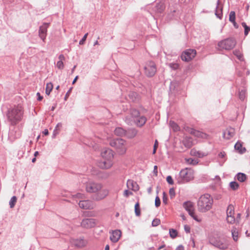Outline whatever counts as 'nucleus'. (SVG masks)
Segmentation results:
<instances>
[{
  "instance_id": "obj_1",
  "label": "nucleus",
  "mask_w": 250,
  "mask_h": 250,
  "mask_svg": "<svg viewBox=\"0 0 250 250\" xmlns=\"http://www.w3.org/2000/svg\"><path fill=\"white\" fill-rule=\"evenodd\" d=\"M85 190L90 193H94L93 199L101 201L105 198L109 194V190L103 187L102 184L94 182H88L85 184Z\"/></svg>"
},
{
  "instance_id": "obj_2",
  "label": "nucleus",
  "mask_w": 250,
  "mask_h": 250,
  "mask_svg": "<svg viewBox=\"0 0 250 250\" xmlns=\"http://www.w3.org/2000/svg\"><path fill=\"white\" fill-rule=\"evenodd\" d=\"M23 114L22 107L21 106H17L10 108L7 111L6 116L11 125H15L21 120Z\"/></svg>"
},
{
  "instance_id": "obj_3",
  "label": "nucleus",
  "mask_w": 250,
  "mask_h": 250,
  "mask_svg": "<svg viewBox=\"0 0 250 250\" xmlns=\"http://www.w3.org/2000/svg\"><path fill=\"white\" fill-rule=\"evenodd\" d=\"M102 161L99 163V166L103 169L110 168L114 164V152L109 148L104 149L101 152Z\"/></svg>"
},
{
  "instance_id": "obj_4",
  "label": "nucleus",
  "mask_w": 250,
  "mask_h": 250,
  "mask_svg": "<svg viewBox=\"0 0 250 250\" xmlns=\"http://www.w3.org/2000/svg\"><path fill=\"white\" fill-rule=\"evenodd\" d=\"M213 203V198L209 194L202 195L198 201V209L200 212H206L212 208Z\"/></svg>"
},
{
  "instance_id": "obj_5",
  "label": "nucleus",
  "mask_w": 250,
  "mask_h": 250,
  "mask_svg": "<svg viewBox=\"0 0 250 250\" xmlns=\"http://www.w3.org/2000/svg\"><path fill=\"white\" fill-rule=\"evenodd\" d=\"M109 145L116 149L119 155H124L127 150V144L125 140L122 139H113L110 140Z\"/></svg>"
},
{
  "instance_id": "obj_6",
  "label": "nucleus",
  "mask_w": 250,
  "mask_h": 250,
  "mask_svg": "<svg viewBox=\"0 0 250 250\" xmlns=\"http://www.w3.org/2000/svg\"><path fill=\"white\" fill-rule=\"evenodd\" d=\"M209 242L215 247L221 250H226L229 246L228 241L225 238L215 233L212 234L209 237Z\"/></svg>"
},
{
  "instance_id": "obj_7",
  "label": "nucleus",
  "mask_w": 250,
  "mask_h": 250,
  "mask_svg": "<svg viewBox=\"0 0 250 250\" xmlns=\"http://www.w3.org/2000/svg\"><path fill=\"white\" fill-rule=\"evenodd\" d=\"M130 115V117L126 118L128 123L134 122L137 126L141 127L143 126L146 121V118L143 116H140L139 112L136 109L131 110Z\"/></svg>"
},
{
  "instance_id": "obj_8",
  "label": "nucleus",
  "mask_w": 250,
  "mask_h": 250,
  "mask_svg": "<svg viewBox=\"0 0 250 250\" xmlns=\"http://www.w3.org/2000/svg\"><path fill=\"white\" fill-rule=\"evenodd\" d=\"M180 177L181 179L180 183L188 182L193 179L194 171L190 168H185L180 171Z\"/></svg>"
},
{
  "instance_id": "obj_9",
  "label": "nucleus",
  "mask_w": 250,
  "mask_h": 250,
  "mask_svg": "<svg viewBox=\"0 0 250 250\" xmlns=\"http://www.w3.org/2000/svg\"><path fill=\"white\" fill-rule=\"evenodd\" d=\"M236 45V41L232 39H228L220 42L218 47L221 49L230 50L234 47Z\"/></svg>"
},
{
  "instance_id": "obj_10",
  "label": "nucleus",
  "mask_w": 250,
  "mask_h": 250,
  "mask_svg": "<svg viewBox=\"0 0 250 250\" xmlns=\"http://www.w3.org/2000/svg\"><path fill=\"white\" fill-rule=\"evenodd\" d=\"M145 73L148 77L153 76L156 72V66L153 62H148L146 63L145 67Z\"/></svg>"
},
{
  "instance_id": "obj_11",
  "label": "nucleus",
  "mask_w": 250,
  "mask_h": 250,
  "mask_svg": "<svg viewBox=\"0 0 250 250\" xmlns=\"http://www.w3.org/2000/svg\"><path fill=\"white\" fill-rule=\"evenodd\" d=\"M196 54V51L194 49H187L184 51L181 55V59L185 62H189L192 60Z\"/></svg>"
},
{
  "instance_id": "obj_12",
  "label": "nucleus",
  "mask_w": 250,
  "mask_h": 250,
  "mask_svg": "<svg viewBox=\"0 0 250 250\" xmlns=\"http://www.w3.org/2000/svg\"><path fill=\"white\" fill-rule=\"evenodd\" d=\"M184 129L186 131L188 132L189 133L194 136L196 137L200 138L202 139L208 138V135L203 132L195 130L193 128H190L188 126L185 127Z\"/></svg>"
},
{
  "instance_id": "obj_13",
  "label": "nucleus",
  "mask_w": 250,
  "mask_h": 250,
  "mask_svg": "<svg viewBox=\"0 0 250 250\" xmlns=\"http://www.w3.org/2000/svg\"><path fill=\"white\" fill-rule=\"evenodd\" d=\"M226 219L227 222L231 224H233L236 222L234 217V208L232 205H229L227 208Z\"/></svg>"
},
{
  "instance_id": "obj_14",
  "label": "nucleus",
  "mask_w": 250,
  "mask_h": 250,
  "mask_svg": "<svg viewBox=\"0 0 250 250\" xmlns=\"http://www.w3.org/2000/svg\"><path fill=\"white\" fill-rule=\"evenodd\" d=\"M184 208L188 212L189 214L196 221L200 222L201 219L195 215L194 212L193 205L190 202H187L184 204Z\"/></svg>"
},
{
  "instance_id": "obj_15",
  "label": "nucleus",
  "mask_w": 250,
  "mask_h": 250,
  "mask_svg": "<svg viewBox=\"0 0 250 250\" xmlns=\"http://www.w3.org/2000/svg\"><path fill=\"white\" fill-rule=\"evenodd\" d=\"M96 225V222L93 219H85L82 220L81 226L84 228H91L94 227Z\"/></svg>"
},
{
  "instance_id": "obj_16",
  "label": "nucleus",
  "mask_w": 250,
  "mask_h": 250,
  "mask_svg": "<svg viewBox=\"0 0 250 250\" xmlns=\"http://www.w3.org/2000/svg\"><path fill=\"white\" fill-rule=\"evenodd\" d=\"M79 205L81 208L84 209H90L93 208V203L89 200L80 201Z\"/></svg>"
},
{
  "instance_id": "obj_17",
  "label": "nucleus",
  "mask_w": 250,
  "mask_h": 250,
  "mask_svg": "<svg viewBox=\"0 0 250 250\" xmlns=\"http://www.w3.org/2000/svg\"><path fill=\"white\" fill-rule=\"evenodd\" d=\"M48 26L49 23H44L40 28L39 36L43 41H45Z\"/></svg>"
},
{
  "instance_id": "obj_18",
  "label": "nucleus",
  "mask_w": 250,
  "mask_h": 250,
  "mask_svg": "<svg viewBox=\"0 0 250 250\" xmlns=\"http://www.w3.org/2000/svg\"><path fill=\"white\" fill-rule=\"evenodd\" d=\"M190 154L191 155L193 156L197 157L199 158H203L208 155V152L207 151H203L201 150H197V149L194 148L190 150Z\"/></svg>"
},
{
  "instance_id": "obj_19",
  "label": "nucleus",
  "mask_w": 250,
  "mask_h": 250,
  "mask_svg": "<svg viewBox=\"0 0 250 250\" xmlns=\"http://www.w3.org/2000/svg\"><path fill=\"white\" fill-rule=\"evenodd\" d=\"M121 231L119 230L113 231L110 236L111 241L114 243L117 242L121 237Z\"/></svg>"
},
{
  "instance_id": "obj_20",
  "label": "nucleus",
  "mask_w": 250,
  "mask_h": 250,
  "mask_svg": "<svg viewBox=\"0 0 250 250\" xmlns=\"http://www.w3.org/2000/svg\"><path fill=\"white\" fill-rule=\"evenodd\" d=\"M128 189L136 191L139 189V187L137 183L132 180H128L126 183Z\"/></svg>"
},
{
  "instance_id": "obj_21",
  "label": "nucleus",
  "mask_w": 250,
  "mask_h": 250,
  "mask_svg": "<svg viewBox=\"0 0 250 250\" xmlns=\"http://www.w3.org/2000/svg\"><path fill=\"white\" fill-rule=\"evenodd\" d=\"M234 135V129L232 128L227 129L224 133V137L229 139Z\"/></svg>"
},
{
  "instance_id": "obj_22",
  "label": "nucleus",
  "mask_w": 250,
  "mask_h": 250,
  "mask_svg": "<svg viewBox=\"0 0 250 250\" xmlns=\"http://www.w3.org/2000/svg\"><path fill=\"white\" fill-rule=\"evenodd\" d=\"M74 244L78 247L83 248L86 245L87 241L83 239H78L75 241Z\"/></svg>"
},
{
  "instance_id": "obj_23",
  "label": "nucleus",
  "mask_w": 250,
  "mask_h": 250,
  "mask_svg": "<svg viewBox=\"0 0 250 250\" xmlns=\"http://www.w3.org/2000/svg\"><path fill=\"white\" fill-rule=\"evenodd\" d=\"M231 235L233 238V240L235 242H237L238 240L239 236L240 235V232L238 230V229L235 228L233 227L231 229Z\"/></svg>"
},
{
  "instance_id": "obj_24",
  "label": "nucleus",
  "mask_w": 250,
  "mask_h": 250,
  "mask_svg": "<svg viewBox=\"0 0 250 250\" xmlns=\"http://www.w3.org/2000/svg\"><path fill=\"white\" fill-rule=\"evenodd\" d=\"M137 134V131L135 129H131L126 131L125 136L129 139H132L135 137Z\"/></svg>"
},
{
  "instance_id": "obj_25",
  "label": "nucleus",
  "mask_w": 250,
  "mask_h": 250,
  "mask_svg": "<svg viewBox=\"0 0 250 250\" xmlns=\"http://www.w3.org/2000/svg\"><path fill=\"white\" fill-rule=\"evenodd\" d=\"M183 145L187 148H190L193 146L192 139L186 137L183 141Z\"/></svg>"
},
{
  "instance_id": "obj_26",
  "label": "nucleus",
  "mask_w": 250,
  "mask_h": 250,
  "mask_svg": "<svg viewBox=\"0 0 250 250\" xmlns=\"http://www.w3.org/2000/svg\"><path fill=\"white\" fill-rule=\"evenodd\" d=\"M60 61L57 63V66L60 69H62L64 67L63 61L65 60V57L63 55H60L59 57Z\"/></svg>"
},
{
  "instance_id": "obj_27",
  "label": "nucleus",
  "mask_w": 250,
  "mask_h": 250,
  "mask_svg": "<svg viewBox=\"0 0 250 250\" xmlns=\"http://www.w3.org/2000/svg\"><path fill=\"white\" fill-rule=\"evenodd\" d=\"M115 134L117 136H125L126 130L121 127H118L115 129Z\"/></svg>"
},
{
  "instance_id": "obj_28",
  "label": "nucleus",
  "mask_w": 250,
  "mask_h": 250,
  "mask_svg": "<svg viewBox=\"0 0 250 250\" xmlns=\"http://www.w3.org/2000/svg\"><path fill=\"white\" fill-rule=\"evenodd\" d=\"M169 125L174 131H178L180 130V127L174 121H170L169 122Z\"/></svg>"
},
{
  "instance_id": "obj_29",
  "label": "nucleus",
  "mask_w": 250,
  "mask_h": 250,
  "mask_svg": "<svg viewBox=\"0 0 250 250\" xmlns=\"http://www.w3.org/2000/svg\"><path fill=\"white\" fill-rule=\"evenodd\" d=\"M237 179L239 181L243 182L246 180L247 176L243 173H239L237 175Z\"/></svg>"
},
{
  "instance_id": "obj_30",
  "label": "nucleus",
  "mask_w": 250,
  "mask_h": 250,
  "mask_svg": "<svg viewBox=\"0 0 250 250\" xmlns=\"http://www.w3.org/2000/svg\"><path fill=\"white\" fill-rule=\"evenodd\" d=\"M53 88V85L52 83H49L46 84L45 93L49 95Z\"/></svg>"
},
{
  "instance_id": "obj_31",
  "label": "nucleus",
  "mask_w": 250,
  "mask_h": 250,
  "mask_svg": "<svg viewBox=\"0 0 250 250\" xmlns=\"http://www.w3.org/2000/svg\"><path fill=\"white\" fill-rule=\"evenodd\" d=\"M135 212L137 216H139L141 214L139 203L137 202L135 205Z\"/></svg>"
},
{
  "instance_id": "obj_32",
  "label": "nucleus",
  "mask_w": 250,
  "mask_h": 250,
  "mask_svg": "<svg viewBox=\"0 0 250 250\" xmlns=\"http://www.w3.org/2000/svg\"><path fill=\"white\" fill-rule=\"evenodd\" d=\"M17 197L15 196H13L10 202H9V205H10V207L11 208H14V207L15 206L16 202H17Z\"/></svg>"
},
{
  "instance_id": "obj_33",
  "label": "nucleus",
  "mask_w": 250,
  "mask_h": 250,
  "mask_svg": "<svg viewBox=\"0 0 250 250\" xmlns=\"http://www.w3.org/2000/svg\"><path fill=\"white\" fill-rule=\"evenodd\" d=\"M230 187L234 190L237 189L239 188V184L236 182H231L229 184Z\"/></svg>"
},
{
  "instance_id": "obj_34",
  "label": "nucleus",
  "mask_w": 250,
  "mask_h": 250,
  "mask_svg": "<svg viewBox=\"0 0 250 250\" xmlns=\"http://www.w3.org/2000/svg\"><path fill=\"white\" fill-rule=\"evenodd\" d=\"M170 236L172 238H175L177 235V231L173 229H169Z\"/></svg>"
},
{
  "instance_id": "obj_35",
  "label": "nucleus",
  "mask_w": 250,
  "mask_h": 250,
  "mask_svg": "<svg viewBox=\"0 0 250 250\" xmlns=\"http://www.w3.org/2000/svg\"><path fill=\"white\" fill-rule=\"evenodd\" d=\"M242 25L245 29V31H244L245 35L247 36L249 32L250 31V27H249L248 26H247V25L246 24V23L245 22H242Z\"/></svg>"
},
{
  "instance_id": "obj_36",
  "label": "nucleus",
  "mask_w": 250,
  "mask_h": 250,
  "mask_svg": "<svg viewBox=\"0 0 250 250\" xmlns=\"http://www.w3.org/2000/svg\"><path fill=\"white\" fill-rule=\"evenodd\" d=\"M229 20L230 22H234V21H235V13L234 11H231L230 12Z\"/></svg>"
},
{
  "instance_id": "obj_37",
  "label": "nucleus",
  "mask_w": 250,
  "mask_h": 250,
  "mask_svg": "<svg viewBox=\"0 0 250 250\" xmlns=\"http://www.w3.org/2000/svg\"><path fill=\"white\" fill-rule=\"evenodd\" d=\"M185 161L187 163L190 164V165H195L197 164V162H196V161L192 158L185 159Z\"/></svg>"
},
{
  "instance_id": "obj_38",
  "label": "nucleus",
  "mask_w": 250,
  "mask_h": 250,
  "mask_svg": "<svg viewBox=\"0 0 250 250\" xmlns=\"http://www.w3.org/2000/svg\"><path fill=\"white\" fill-rule=\"evenodd\" d=\"M234 147H235V149L238 150L239 152H243V151L242 150V149H243L242 146L241 144H240V143H237L235 144Z\"/></svg>"
},
{
  "instance_id": "obj_39",
  "label": "nucleus",
  "mask_w": 250,
  "mask_h": 250,
  "mask_svg": "<svg viewBox=\"0 0 250 250\" xmlns=\"http://www.w3.org/2000/svg\"><path fill=\"white\" fill-rule=\"evenodd\" d=\"M234 54L237 56V57L239 59L241 60L243 58V55L241 54L240 52L239 51L235 50L234 51Z\"/></svg>"
},
{
  "instance_id": "obj_40",
  "label": "nucleus",
  "mask_w": 250,
  "mask_h": 250,
  "mask_svg": "<svg viewBox=\"0 0 250 250\" xmlns=\"http://www.w3.org/2000/svg\"><path fill=\"white\" fill-rule=\"evenodd\" d=\"M169 194L170 198L172 199L175 197V190L173 188H171L169 189Z\"/></svg>"
},
{
  "instance_id": "obj_41",
  "label": "nucleus",
  "mask_w": 250,
  "mask_h": 250,
  "mask_svg": "<svg viewBox=\"0 0 250 250\" xmlns=\"http://www.w3.org/2000/svg\"><path fill=\"white\" fill-rule=\"evenodd\" d=\"M169 65L171 68L174 70L177 69L179 67V64L177 63H170Z\"/></svg>"
},
{
  "instance_id": "obj_42",
  "label": "nucleus",
  "mask_w": 250,
  "mask_h": 250,
  "mask_svg": "<svg viewBox=\"0 0 250 250\" xmlns=\"http://www.w3.org/2000/svg\"><path fill=\"white\" fill-rule=\"evenodd\" d=\"M160 204H161L160 199V198H159V197L158 196H157L155 198V206L156 207H159L160 206Z\"/></svg>"
},
{
  "instance_id": "obj_43",
  "label": "nucleus",
  "mask_w": 250,
  "mask_h": 250,
  "mask_svg": "<svg viewBox=\"0 0 250 250\" xmlns=\"http://www.w3.org/2000/svg\"><path fill=\"white\" fill-rule=\"evenodd\" d=\"M160 223V220L159 219H155L152 223L153 226H157Z\"/></svg>"
},
{
  "instance_id": "obj_44",
  "label": "nucleus",
  "mask_w": 250,
  "mask_h": 250,
  "mask_svg": "<svg viewBox=\"0 0 250 250\" xmlns=\"http://www.w3.org/2000/svg\"><path fill=\"white\" fill-rule=\"evenodd\" d=\"M133 193L128 190H125L124 192V195L126 197H128L130 195H132Z\"/></svg>"
},
{
  "instance_id": "obj_45",
  "label": "nucleus",
  "mask_w": 250,
  "mask_h": 250,
  "mask_svg": "<svg viewBox=\"0 0 250 250\" xmlns=\"http://www.w3.org/2000/svg\"><path fill=\"white\" fill-rule=\"evenodd\" d=\"M167 194L165 192H163V202L165 205H167Z\"/></svg>"
},
{
  "instance_id": "obj_46",
  "label": "nucleus",
  "mask_w": 250,
  "mask_h": 250,
  "mask_svg": "<svg viewBox=\"0 0 250 250\" xmlns=\"http://www.w3.org/2000/svg\"><path fill=\"white\" fill-rule=\"evenodd\" d=\"M87 35H88V33H86L84 36L83 37V38H82V39L79 42V44H81V45H82L83 44L85 40H86V38H87Z\"/></svg>"
},
{
  "instance_id": "obj_47",
  "label": "nucleus",
  "mask_w": 250,
  "mask_h": 250,
  "mask_svg": "<svg viewBox=\"0 0 250 250\" xmlns=\"http://www.w3.org/2000/svg\"><path fill=\"white\" fill-rule=\"evenodd\" d=\"M246 92L245 91H241L239 94L240 99L243 100L245 98Z\"/></svg>"
},
{
  "instance_id": "obj_48",
  "label": "nucleus",
  "mask_w": 250,
  "mask_h": 250,
  "mask_svg": "<svg viewBox=\"0 0 250 250\" xmlns=\"http://www.w3.org/2000/svg\"><path fill=\"white\" fill-rule=\"evenodd\" d=\"M167 181L168 184L170 185H172L173 184V181L171 176H168L167 177Z\"/></svg>"
},
{
  "instance_id": "obj_49",
  "label": "nucleus",
  "mask_w": 250,
  "mask_h": 250,
  "mask_svg": "<svg viewBox=\"0 0 250 250\" xmlns=\"http://www.w3.org/2000/svg\"><path fill=\"white\" fill-rule=\"evenodd\" d=\"M74 198H78L79 199H83L84 197V195L83 194L78 193L75 195H73Z\"/></svg>"
},
{
  "instance_id": "obj_50",
  "label": "nucleus",
  "mask_w": 250,
  "mask_h": 250,
  "mask_svg": "<svg viewBox=\"0 0 250 250\" xmlns=\"http://www.w3.org/2000/svg\"><path fill=\"white\" fill-rule=\"evenodd\" d=\"M158 143L157 140H156L155 142L154 145V148H153V154L156 153V151L158 147Z\"/></svg>"
},
{
  "instance_id": "obj_51",
  "label": "nucleus",
  "mask_w": 250,
  "mask_h": 250,
  "mask_svg": "<svg viewBox=\"0 0 250 250\" xmlns=\"http://www.w3.org/2000/svg\"><path fill=\"white\" fill-rule=\"evenodd\" d=\"M184 229L186 231L187 233H189L190 230V228L188 225H185L184 226Z\"/></svg>"
},
{
  "instance_id": "obj_52",
  "label": "nucleus",
  "mask_w": 250,
  "mask_h": 250,
  "mask_svg": "<svg viewBox=\"0 0 250 250\" xmlns=\"http://www.w3.org/2000/svg\"><path fill=\"white\" fill-rule=\"evenodd\" d=\"M157 166H155L154 167V170H153V172L155 173V175H157V173H158V170H157Z\"/></svg>"
},
{
  "instance_id": "obj_53",
  "label": "nucleus",
  "mask_w": 250,
  "mask_h": 250,
  "mask_svg": "<svg viewBox=\"0 0 250 250\" xmlns=\"http://www.w3.org/2000/svg\"><path fill=\"white\" fill-rule=\"evenodd\" d=\"M71 89H70L69 90V91L66 93V95H65V100H66V99H67V98H68V97L69 96V94H70V92H71Z\"/></svg>"
},
{
  "instance_id": "obj_54",
  "label": "nucleus",
  "mask_w": 250,
  "mask_h": 250,
  "mask_svg": "<svg viewBox=\"0 0 250 250\" xmlns=\"http://www.w3.org/2000/svg\"><path fill=\"white\" fill-rule=\"evenodd\" d=\"M37 95L38 96V100L39 101H41L43 97L42 96H41L40 93H37Z\"/></svg>"
},
{
  "instance_id": "obj_55",
  "label": "nucleus",
  "mask_w": 250,
  "mask_h": 250,
  "mask_svg": "<svg viewBox=\"0 0 250 250\" xmlns=\"http://www.w3.org/2000/svg\"><path fill=\"white\" fill-rule=\"evenodd\" d=\"M225 155V152H220L219 154V156L221 158H223Z\"/></svg>"
},
{
  "instance_id": "obj_56",
  "label": "nucleus",
  "mask_w": 250,
  "mask_h": 250,
  "mask_svg": "<svg viewBox=\"0 0 250 250\" xmlns=\"http://www.w3.org/2000/svg\"><path fill=\"white\" fill-rule=\"evenodd\" d=\"M184 250V248L183 246L181 245V246H179V247H178V248H177V250Z\"/></svg>"
},
{
  "instance_id": "obj_57",
  "label": "nucleus",
  "mask_w": 250,
  "mask_h": 250,
  "mask_svg": "<svg viewBox=\"0 0 250 250\" xmlns=\"http://www.w3.org/2000/svg\"><path fill=\"white\" fill-rule=\"evenodd\" d=\"M240 216H241V214L240 213L237 214V217L236 219V221H237L238 222L239 221V220L240 219Z\"/></svg>"
},
{
  "instance_id": "obj_58",
  "label": "nucleus",
  "mask_w": 250,
  "mask_h": 250,
  "mask_svg": "<svg viewBox=\"0 0 250 250\" xmlns=\"http://www.w3.org/2000/svg\"><path fill=\"white\" fill-rule=\"evenodd\" d=\"M78 78V76H76L75 77V78L74 79V80H73V81L72 82V84H74L76 83V82L77 81Z\"/></svg>"
},
{
  "instance_id": "obj_59",
  "label": "nucleus",
  "mask_w": 250,
  "mask_h": 250,
  "mask_svg": "<svg viewBox=\"0 0 250 250\" xmlns=\"http://www.w3.org/2000/svg\"><path fill=\"white\" fill-rule=\"evenodd\" d=\"M216 15L217 16L218 18L219 19H221L222 14H217V12L215 13Z\"/></svg>"
},
{
  "instance_id": "obj_60",
  "label": "nucleus",
  "mask_w": 250,
  "mask_h": 250,
  "mask_svg": "<svg viewBox=\"0 0 250 250\" xmlns=\"http://www.w3.org/2000/svg\"><path fill=\"white\" fill-rule=\"evenodd\" d=\"M43 133H44V135H48V130H47V129L44 130V131H43Z\"/></svg>"
},
{
  "instance_id": "obj_61",
  "label": "nucleus",
  "mask_w": 250,
  "mask_h": 250,
  "mask_svg": "<svg viewBox=\"0 0 250 250\" xmlns=\"http://www.w3.org/2000/svg\"><path fill=\"white\" fill-rule=\"evenodd\" d=\"M232 23H233V25L236 27V28H237L238 26H237V23H236L235 22V21H234V22H231Z\"/></svg>"
},
{
  "instance_id": "obj_62",
  "label": "nucleus",
  "mask_w": 250,
  "mask_h": 250,
  "mask_svg": "<svg viewBox=\"0 0 250 250\" xmlns=\"http://www.w3.org/2000/svg\"><path fill=\"white\" fill-rule=\"evenodd\" d=\"M104 250H109V246L108 245L105 246Z\"/></svg>"
},
{
  "instance_id": "obj_63",
  "label": "nucleus",
  "mask_w": 250,
  "mask_h": 250,
  "mask_svg": "<svg viewBox=\"0 0 250 250\" xmlns=\"http://www.w3.org/2000/svg\"><path fill=\"white\" fill-rule=\"evenodd\" d=\"M181 217L182 218V219L183 220H185L186 219V217L184 215V214H181Z\"/></svg>"
},
{
  "instance_id": "obj_64",
  "label": "nucleus",
  "mask_w": 250,
  "mask_h": 250,
  "mask_svg": "<svg viewBox=\"0 0 250 250\" xmlns=\"http://www.w3.org/2000/svg\"><path fill=\"white\" fill-rule=\"evenodd\" d=\"M39 155V152L38 151H36L34 153V156L35 157L37 156L38 155Z\"/></svg>"
}]
</instances>
